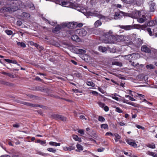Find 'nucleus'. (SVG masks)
I'll list each match as a JSON object with an SVG mask.
<instances>
[{
    "instance_id": "20",
    "label": "nucleus",
    "mask_w": 157,
    "mask_h": 157,
    "mask_svg": "<svg viewBox=\"0 0 157 157\" xmlns=\"http://www.w3.org/2000/svg\"><path fill=\"white\" fill-rule=\"evenodd\" d=\"M132 57L131 54L125 55L124 56V58L125 59L129 60L130 62H132V59L131 58Z\"/></svg>"
},
{
    "instance_id": "33",
    "label": "nucleus",
    "mask_w": 157,
    "mask_h": 157,
    "mask_svg": "<svg viewBox=\"0 0 157 157\" xmlns=\"http://www.w3.org/2000/svg\"><path fill=\"white\" fill-rule=\"evenodd\" d=\"M147 146L150 148L152 149H154L155 148V145L154 144H148L147 145Z\"/></svg>"
},
{
    "instance_id": "9",
    "label": "nucleus",
    "mask_w": 157,
    "mask_h": 157,
    "mask_svg": "<svg viewBox=\"0 0 157 157\" xmlns=\"http://www.w3.org/2000/svg\"><path fill=\"white\" fill-rule=\"evenodd\" d=\"M76 33H78L80 36H85L87 34L86 30L85 29H78L75 31Z\"/></svg>"
},
{
    "instance_id": "26",
    "label": "nucleus",
    "mask_w": 157,
    "mask_h": 157,
    "mask_svg": "<svg viewBox=\"0 0 157 157\" xmlns=\"http://www.w3.org/2000/svg\"><path fill=\"white\" fill-rule=\"evenodd\" d=\"M56 118L60 119L62 121H64L66 120V118L64 117H63L60 115H56Z\"/></svg>"
},
{
    "instance_id": "43",
    "label": "nucleus",
    "mask_w": 157,
    "mask_h": 157,
    "mask_svg": "<svg viewBox=\"0 0 157 157\" xmlns=\"http://www.w3.org/2000/svg\"><path fill=\"white\" fill-rule=\"evenodd\" d=\"M36 142L37 143H40L41 144H43L46 143L45 141H42L40 140H38L36 141Z\"/></svg>"
},
{
    "instance_id": "41",
    "label": "nucleus",
    "mask_w": 157,
    "mask_h": 157,
    "mask_svg": "<svg viewBox=\"0 0 157 157\" xmlns=\"http://www.w3.org/2000/svg\"><path fill=\"white\" fill-rule=\"evenodd\" d=\"M98 120L101 122H103L105 121V118L101 116H99L98 117Z\"/></svg>"
},
{
    "instance_id": "5",
    "label": "nucleus",
    "mask_w": 157,
    "mask_h": 157,
    "mask_svg": "<svg viewBox=\"0 0 157 157\" xmlns=\"http://www.w3.org/2000/svg\"><path fill=\"white\" fill-rule=\"evenodd\" d=\"M77 25L76 22H64L62 23V27L64 28L67 27L68 28L72 29L76 27Z\"/></svg>"
},
{
    "instance_id": "48",
    "label": "nucleus",
    "mask_w": 157,
    "mask_h": 157,
    "mask_svg": "<svg viewBox=\"0 0 157 157\" xmlns=\"http://www.w3.org/2000/svg\"><path fill=\"white\" fill-rule=\"evenodd\" d=\"M99 105L101 108H103L105 106V104L101 102H99L98 103Z\"/></svg>"
},
{
    "instance_id": "31",
    "label": "nucleus",
    "mask_w": 157,
    "mask_h": 157,
    "mask_svg": "<svg viewBox=\"0 0 157 157\" xmlns=\"http://www.w3.org/2000/svg\"><path fill=\"white\" fill-rule=\"evenodd\" d=\"M147 154L149 155H151L154 157H156V154L155 152L148 151L147 153Z\"/></svg>"
},
{
    "instance_id": "24",
    "label": "nucleus",
    "mask_w": 157,
    "mask_h": 157,
    "mask_svg": "<svg viewBox=\"0 0 157 157\" xmlns=\"http://www.w3.org/2000/svg\"><path fill=\"white\" fill-rule=\"evenodd\" d=\"M101 128L102 129H108L109 128V126L108 125L106 124H102L101 125Z\"/></svg>"
},
{
    "instance_id": "12",
    "label": "nucleus",
    "mask_w": 157,
    "mask_h": 157,
    "mask_svg": "<svg viewBox=\"0 0 157 157\" xmlns=\"http://www.w3.org/2000/svg\"><path fill=\"white\" fill-rule=\"evenodd\" d=\"M63 28L62 25V24L60 25H58L56 26L55 28L53 29L52 30L53 32L55 33H57L59 32V30Z\"/></svg>"
},
{
    "instance_id": "30",
    "label": "nucleus",
    "mask_w": 157,
    "mask_h": 157,
    "mask_svg": "<svg viewBox=\"0 0 157 157\" xmlns=\"http://www.w3.org/2000/svg\"><path fill=\"white\" fill-rule=\"evenodd\" d=\"M121 16L118 12L115 13L114 18L115 19H117L121 17Z\"/></svg>"
},
{
    "instance_id": "45",
    "label": "nucleus",
    "mask_w": 157,
    "mask_h": 157,
    "mask_svg": "<svg viewBox=\"0 0 157 157\" xmlns=\"http://www.w3.org/2000/svg\"><path fill=\"white\" fill-rule=\"evenodd\" d=\"M44 20L45 21H46L47 22H48L51 25H55V22L50 21L46 19H44Z\"/></svg>"
},
{
    "instance_id": "28",
    "label": "nucleus",
    "mask_w": 157,
    "mask_h": 157,
    "mask_svg": "<svg viewBox=\"0 0 157 157\" xmlns=\"http://www.w3.org/2000/svg\"><path fill=\"white\" fill-rule=\"evenodd\" d=\"M114 136L115 137V140L116 142H117L121 138V136L117 133H115Z\"/></svg>"
},
{
    "instance_id": "54",
    "label": "nucleus",
    "mask_w": 157,
    "mask_h": 157,
    "mask_svg": "<svg viewBox=\"0 0 157 157\" xmlns=\"http://www.w3.org/2000/svg\"><path fill=\"white\" fill-rule=\"evenodd\" d=\"M78 132H79V133L83 135L84 133V131L82 129H80L78 131Z\"/></svg>"
},
{
    "instance_id": "36",
    "label": "nucleus",
    "mask_w": 157,
    "mask_h": 157,
    "mask_svg": "<svg viewBox=\"0 0 157 157\" xmlns=\"http://www.w3.org/2000/svg\"><path fill=\"white\" fill-rule=\"evenodd\" d=\"M86 84L87 85L92 87H94L95 86L94 84L92 82H87Z\"/></svg>"
},
{
    "instance_id": "15",
    "label": "nucleus",
    "mask_w": 157,
    "mask_h": 157,
    "mask_svg": "<svg viewBox=\"0 0 157 157\" xmlns=\"http://www.w3.org/2000/svg\"><path fill=\"white\" fill-rule=\"evenodd\" d=\"M156 24V21L155 20H153L147 22L145 25L146 26H151L155 25Z\"/></svg>"
},
{
    "instance_id": "60",
    "label": "nucleus",
    "mask_w": 157,
    "mask_h": 157,
    "mask_svg": "<svg viewBox=\"0 0 157 157\" xmlns=\"http://www.w3.org/2000/svg\"><path fill=\"white\" fill-rule=\"evenodd\" d=\"M157 33V28L156 27L155 28L153 29V35H154L155 33Z\"/></svg>"
},
{
    "instance_id": "63",
    "label": "nucleus",
    "mask_w": 157,
    "mask_h": 157,
    "mask_svg": "<svg viewBox=\"0 0 157 157\" xmlns=\"http://www.w3.org/2000/svg\"><path fill=\"white\" fill-rule=\"evenodd\" d=\"M0 157H11L9 155H1Z\"/></svg>"
},
{
    "instance_id": "52",
    "label": "nucleus",
    "mask_w": 157,
    "mask_h": 157,
    "mask_svg": "<svg viewBox=\"0 0 157 157\" xmlns=\"http://www.w3.org/2000/svg\"><path fill=\"white\" fill-rule=\"evenodd\" d=\"M117 123L121 126H124L125 125V123L123 122H117Z\"/></svg>"
},
{
    "instance_id": "16",
    "label": "nucleus",
    "mask_w": 157,
    "mask_h": 157,
    "mask_svg": "<svg viewBox=\"0 0 157 157\" xmlns=\"http://www.w3.org/2000/svg\"><path fill=\"white\" fill-rule=\"evenodd\" d=\"M109 96L112 98L113 99L117 101H119V98L118 97H121L119 95H118L116 93L112 94H111Z\"/></svg>"
},
{
    "instance_id": "25",
    "label": "nucleus",
    "mask_w": 157,
    "mask_h": 157,
    "mask_svg": "<svg viewBox=\"0 0 157 157\" xmlns=\"http://www.w3.org/2000/svg\"><path fill=\"white\" fill-rule=\"evenodd\" d=\"M27 6L31 10H33L35 9L34 5L31 2L29 3L28 5Z\"/></svg>"
},
{
    "instance_id": "13",
    "label": "nucleus",
    "mask_w": 157,
    "mask_h": 157,
    "mask_svg": "<svg viewBox=\"0 0 157 157\" xmlns=\"http://www.w3.org/2000/svg\"><path fill=\"white\" fill-rule=\"evenodd\" d=\"M141 50L142 51L145 53H150L151 52V50L146 45H143L141 48Z\"/></svg>"
},
{
    "instance_id": "42",
    "label": "nucleus",
    "mask_w": 157,
    "mask_h": 157,
    "mask_svg": "<svg viewBox=\"0 0 157 157\" xmlns=\"http://www.w3.org/2000/svg\"><path fill=\"white\" fill-rule=\"evenodd\" d=\"M146 29L150 36L153 35L152 32L151 31V29L147 28Z\"/></svg>"
},
{
    "instance_id": "1",
    "label": "nucleus",
    "mask_w": 157,
    "mask_h": 157,
    "mask_svg": "<svg viewBox=\"0 0 157 157\" xmlns=\"http://www.w3.org/2000/svg\"><path fill=\"white\" fill-rule=\"evenodd\" d=\"M25 6L24 3L19 0H8L7 4L0 10L2 13L8 12L11 13L21 8H25Z\"/></svg>"
},
{
    "instance_id": "40",
    "label": "nucleus",
    "mask_w": 157,
    "mask_h": 157,
    "mask_svg": "<svg viewBox=\"0 0 157 157\" xmlns=\"http://www.w3.org/2000/svg\"><path fill=\"white\" fill-rule=\"evenodd\" d=\"M22 15L25 17L27 18L30 17V14L26 12H23L22 13Z\"/></svg>"
},
{
    "instance_id": "17",
    "label": "nucleus",
    "mask_w": 157,
    "mask_h": 157,
    "mask_svg": "<svg viewBox=\"0 0 157 157\" xmlns=\"http://www.w3.org/2000/svg\"><path fill=\"white\" fill-rule=\"evenodd\" d=\"M131 56H132V57L131 58L132 59V60L138 59L140 57L139 54L136 53L131 54Z\"/></svg>"
},
{
    "instance_id": "14",
    "label": "nucleus",
    "mask_w": 157,
    "mask_h": 157,
    "mask_svg": "<svg viewBox=\"0 0 157 157\" xmlns=\"http://www.w3.org/2000/svg\"><path fill=\"white\" fill-rule=\"evenodd\" d=\"M150 5V11L151 12H153L155 10V3L153 2H151L149 3Z\"/></svg>"
},
{
    "instance_id": "2",
    "label": "nucleus",
    "mask_w": 157,
    "mask_h": 157,
    "mask_svg": "<svg viewBox=\"0 0 157 157\" xmlns=\"http://www.w3.org/2000/svg\"><path fill=\"white\" fill-rule=\"evenodd\" d=\"M112 32L110 30L108 32H106L105 34V39L104 40V42L105 43L114 44L116 43L117 40L118 38L122 39L124 38L123 36H115L112 35Z\"/></svg>"
},
{
    "instance_id": "47",
    "label": "nucleus",
    "mask_w": 157,
    "mask_h": 157,
    "mask_svg": "<svg viewBox=\"0 0 157 157\" xmlns=\"http://www.w3.org/2000/svg\"><path fill=\"white\" fill-rule=\"evenodd\" d=\"M105 135L106 136H114V135L110 132H108L106 133Z\"/></svg>"
},
{
    "instance_id": "22",
    "label": "nucleus",
    "mask_w": 157,
    "mask_h": 157,
    "mask_svg": "<svg viewBox=\"0 0 157 157\" xmlns=\"http://www.w3.org/2000/svg\"><path fill=\"white\" fill-rule=\"evenodd\" d=\"M101 22L100 20H98L95 22L94 25L95 27H98L101 25Z\"/></svg>"
},
{
    "instance_id": "46",
    "label": "nucleus",
    "mask_w": 157,
    "mask_h": 157,
    "mask_svg": "<svg viewBox=\"0 0 157 157\" xmlns=\"http://www.w3.org/2000/svg\"><path fill=\"white\" fill-rule=\"evenodd\" d=\"M98 90L102 94H104L105 93V91L101 88L98 87Z\"/></svg>"
},
{
    "instance_id": "19",
    "label": "nucleus",
    "mask_w": 157,
    "mask_h": 157,
    "mask_svg": "<svg viewBox=\"0 0 157 157\" xmlns=\"http://www.w3.org/2000/svg\"><path fill=\"white\" fill-rule=\"evenodd\" d=\"M5 61L8 63L17 64L18 65H19V64H17V62L15 60H10L8 59H5Z\"/></svg>"
},
{
    "instance_id": "59",
    "label": "nucleus",
    "mask_w": 157,
    "mask_h": 157,
    "mask_svg": "<svg viewBox=\"0 0 157 157\" xmlns=\"http://www.w3.org/2000/svg\"><path fill=\"white\" fill-rule=\"evenodd\" d=\"M114 6L117 8H121V5L119 4H115Z\"/></svg>"
},
{
    "instance_id": "3",
    "label": "nucleus",
    "mask_w": 157,
    "mask_h": 157,
    "mask_svg": "<svg viewBox=\"0 0 157 157\" xmlns=\"http://www.w3.org/2000/svg\"><path fill=\"white\" fill-rule=\"evenodd\" d=\"M101 12L95 11L94 12H83L86 16H96L100 19H101L106 21H108L107 17H105L101 14Z\"/></svg>"
},
{
    "instance_id": "50",
    "label": "nucleus",
    "mask_w": 157,
    "mask_h": 157,
    "mask_svg": "<svg viewBox=\"0 0 157 157\" xmlns=\"http://www.w3.org/2000/svg\"><path fill=\"white\" fill-rule=\"evenodd\" d=\"M136 126L137 128L139 129H141L143 130H144V127L141 126L140 125H136Z\"/></svg>"
},
{
    "instance_id": "34",
    "label": "nucleus",
    "mask_w": 157,
    "mask_h": 157,
    "mask_svg": "<svg viewBox=\"0 0 157 157\" xmlns=\"http://www.w3.org/2000/svg\"><path fill=\"white\" fill-rule=\"evenodd\" d=\"M73 138L75 140L77 141H80L81 139L79 138L77 135H74L73 136Z\"/></svg>"
},
{
    "instance_id": "35",
    "label": "nucleus",
    "mask_w": 157,
    "mask_h": 157,
    "mask_svg": "<svg viewBox=\"0 0 157 157\" xmlns=\"http://www.w3.org/2000/svg\"><path fill=\"white\" fill-rule=\"evenodd\" d=\"M2 74L3 75H7L9 77H10L11 78H14V76L11 74H10L9 73L5 72H2Z\"/></svg>"
},
{
    "instance_id": "11",
    "label": "nucleus",
    "mask_w": 157,
    "mask_h": 157,
    "mask_svg": "<svg viewBox=\"0 0 157 157\" xmlns=\"http://www.w3.org/2000/svg\"><path fill=\"white\" fill-rule=\"evenodd\" d=\"M146 20V17L144 15V13L139 16L137 18V21L138 22L142 23L144 22Z\"/></svg>"
},
{
    "instance_id": "23",
    "label": "nucleus",
    "mask_w": 157,
    "mask_h": 157,
    "mask_svg": "<svg viewBox=\"0 0 157 157\" xmlns=\"http://www.w3.org/2000/svg\"><path fill=\"white\" fill-rule=\"evenodd\" d=\"M76 147L77 149L76 150V151L78 152H80L81 151H82L83 149L82 146L80 144H77L76 145Z\"/></svg>"
},
{
    "instance_id": "39",
    "label": "nucleus",
    "mask_w": 157,
    "mask_h": 157,
    "mask_svg": "<svg viewBox=\"0 0 157 157\" xmlns=\"http://www.w3.org/2000/svg\"><path fill=\"white\" fill-rule=\"evenodd\" d=\"M146 67L147 69H153L154 68V66L152 64L147 65L146 66Z\"/></svg>"
},
{
    "instance_id": "4",
    "label": "nucleus",
    "mask_w": 157,
    "mask_h": 157,
    "mask_svg": "<svg viewBox=\"0 0 157 157\" xmlns=\"http://www.w3.org/2000/svg\"><path fill=\"white\" fill-rule=\"evenodd\" d=\"M56 3L63 6L71 8H74V5L72 3L64 0H58Z\"/></svg>"
},
{
    "instance_id": "10",
    "label": "nucleus",
    "mask_w": 157,
    "mask_h": 157,
    "mask_svg": "<svg viewBox=\"0 0 157 157\" xmlns=\"http://www.w3.org/2000/svg\"><path fill=\"white\" fill-rule=\"evenodd\" d=\"M139 25V24H134L132 25L123 26L122 28L126 30H129L137 28Z\"/></svg>"
},
{
    "instance_id": "62",
    "label": "nucleus",
    "mask_w": 157,
    "mask_h": 157,
    "mask_svg": "<svg viewBox=\"0 0 157 157\" xmlns=\"http://www.w3.org/2000/svg\"><path fill=\"white\" fill-rule=\"evenodd\" d=\"M24 104L29 106H33V104H31L29 103H24Z\"/></svg>"
},
{
    "instance_id": "61",
    "label": "nucleus",
    "mask_w": 157,
    "mask_h": 157,
    "mask_svg": "<svg viewBox=\"0 0 157 157\" xmlns=\"http://www.w3.org/2000/svg\"><path fill=\"white\" fill-rule=\"evenodd\" d=\"M13 127L15 128H18L19 127V125L18 124H13Z\"/></svg>"
},
{
    "instance_id": "57",
    "label": "nucleus",
    "mask_w": 157,
    "mask_h": 157,
    "mask_svg": "<svg viewBox=\"0 0 157 157\" xmlns=\"http://www.w3.org/2000/svg\"><path fill=\"white\" fill-rule=\"evenodd\" d=\"M17 24L18 26H21L22 24V22L21 21H17Z\"/></svg>"
},
{
    "instance_id": "53",
    "label": "nucleus",
    "mask_w": 157,
    "mask_h": 157,
    "mask_svg": "<svg viewBox=\"0 0 157 157\" xmlns=\"http://www.w3.org/2000/svg\"><path fill=\"white\" fill-rule=\"evenodd\" d=\"M75 149V147L72 146H69V147H68V150L70 151L73 150Z\"/></svg>"
},
{
    "instance_id": "38",
    "label": "nucleus",
    "mask_w": 157,
    "mask_h": 157,
    "mask_svg": "<svg viewBox=\"0 0 157 157\" xmlns=\"http://www.w3.org/2000/svg\"><path fill=\"white\" fill-rule=\"evenodd\" d=\"M5 32L8 35H11L13 34V32L11 30L8 29L6 30Z\"/></svg>"
},
{
    "instance_id": "21",
    "label": "nucleus",
    "mask_w": 157,
    "mask_h": 157,
    "mask_svg": "<svg viewBox=\"0 0 157 157\" xmlns=\"http://www.w3.org/2000/svg\"><path fill=\"white\" fill-rule=\"evenodd\" d=\"M49 144L51 146L56 147L57 146H60L61 144L60 143H57L55 142L50 141L49 142Z\"/></svg>"
},
{
    "instance_id": "29",
    "label": "nucleus",
    "mask_w": 157,
    "mask_h": 157,
    "mask_svg": "<svg viewBox=\"0 0 157 157\" xmlns=\"http://www.w3.org/2000/svg\"><path fill=\"white\" fill-rule=\"evenodd\" d=\"M113 108L116 109V111L118 113H122L123 111L121 110V109L118 107H116V106H114Z\"/></svg>"
},
{
    "instance_id": "55",
    "label": "nucleus",
    "mask_w": 157,
    "mask_h": 157,
    "mask_svg": "<svg viewBox=\"0 0 157 157\" xmlns=\"http://www.w3.org/2000/svg\"><path fill=\"white\" fill-rule=\"evenodd\" d=\"M104 150V148L101 147V148H98L97 151L99 152H102Z\"/></svg>"
},
{
    "instance_id": "6",
    "label": "nucleus",
    "mask_w": 157,
    "mask_h": 157,
    "mask_svg": "<svg viewBox=\"0 0 157 157\" xmlns=\"http://www.w3.org/2000/svg\"><path fill=\"white\" fill-rule=\"evenodd\" d=\"M75 33H76L75 31L72 30H70L67 32V34H69L70 35H72L71 38L72 40L76 42H80L81 40L78 38V36L76 35H74V34Z\"/></svg>"
},
{
    "instance_id": "32",
    "label": "nucleus",
    "mask_w": 157,
    "mask_h": 157,
    "mask_svg": "<svg viewBox=\"0 0 157 157\" xmlns=\"http://www.w3.org/2000/svg\"><path fill=\"white\" fill-rule=\"evenodd\" d=\"M47 150L49 152L53 153H55L56 151V150L53 148H48Z\"/></svg>"
},
{
    "instance_id": "37",
    "label": "nucleus",
    "mask_w": 157,
    "mask_h": 157,
    "mask_svg": "<svg viewBox=\"0 0 157 157\" xmlns=\"http://www.w3.org/2000/svg\"><path fill=\"white\" fill-rule=\"evenodd\" d=\"M129 145L134 147H137V144L133 140H132V141H131Z\"/></svg>"
},
{
    "instance_id": "58",
    "label": "nucleus",
    "mask_w": 157,
    "mask_h": 157,
    "mask_svg": "<svg viewBox=\"0 0 157 157\" xmlns=\"http://www.w3.org/2000/svg\"><path fill=\"white\" fill-rule=\"evenodd\" d=\"M104 109L106 112L108 111L109 110V107L107 106H105L104 107Z\"/></svg>"
},
{
    "instance_id": "64",
    "label": "nucleus",
    "mask_w": 157,
    "mask_h": 157,
    "mask_svg": "<svg viewBox=\"0 0 157 157\" xmlns=\"http://www.w3.org/2000/svg\"><path fill=\"white\" fill-rule=\"evenodd\" d=\"M129 99L132 101H135V99L133 98L131 96L129 97Z\"/></svg>"
},
{
    "instance_id": "27",
    "label": "nucleus",
    "mask_w": 157,
    "mask_h": 157,
    "mask_svg": "<svg viewBox=\"0 0 157 157\" xmlns=\"http://www.w3.org/2000/svg\"><path fill=\"white\" fill-rule=\"evenodd\" d=\"M17 45L18 46L24 48L26 47V45L23 42H17Z\"/></svg>"
},
{
    "instance_id": "56",
    "label": "nucleus",
    "mask_w": 157,
    "mask_h": 157,
    "mask_svg": "<svg viewBox=\"0 0 157 157\" xmlns=\"http://www.w3.org/2000/svg\"><path fill=\"white\" fill-rule=\"evenodd\" d=\"M76 23L77 24V25L76 26V27L78 26L79 27H81L83 26V25L82 23H80L78 24L77 22H76Z\"/></svg>"
},
{
    "instance_id": "7",
    "label": "nucleus",
    "mask_w": 157,
    "mask_h": 157,
    "mask_svg": "<svg viewBox=\"0 0 157 157\" xmlns=\"http://www.w3.org/2000/svg\"><path fill=\"white\" fill-rule=\"evenodd\" d=\"M144 11L143 10H141L139 11L137 10H135L133 12L132 16L131 17L134 18H138L140 15H142L144 13Z\"/></svg>"
},
{
    "instance_id": "8",
    "label": "nucleus",
    "mask_w": 157,
    "mask_h": 157,
    "mask_svg": "<svg viewBox=\"0 0 157 157\" xmlns=\"http://www.w3.org/2000/svg\"><path fill=\"white\" fill-rule=\"evenodd\" d=\"M72 51L74 53L79 54H84L86 52V51L85 50L78 49L75 47H73L72 48Z\"/></svg>"
},
{
    "instance_id": "51",
    "label": "nucleus",
    "mask_w": 157,
    "mask_h": 157,
    "mask_svg": "<svg viewBox=\"0 0 157 157\" xmlns=\"http://www.w3.org/2000/svg\"><path fill=\"white\" fill-rule=\"evenodd\" d=\"M109 49L110 52L112 53H115L116 52V50L115 48H109Z\"/></svg>"
},
{
    "instance_id": "49",
    "label": "nucleus",
    "mask_w": 157,
    "mask_h": 157,
    "mask_svg": "<svg viewBox=\"0 0 157 157\" xmlns=\"http://www.w3.org/2000/svg\"><path fill=\"white\" fill-rule=\"evenodd\" d=\"M126 142L129 145L130 144L131 141H132V140L130 139H128L126 140Z\"/></svg>"
},
{
    "instance_id": "18",
    "label": "nucleus",
    "mask_w": 157,
    "mask_h": 157,
    "mask_svg": "<svg viewBox=\"0 0 157 157\" xmlns=\"http://www.w3.org/2000/svg\"><path fill=\"white\" fill-rule=\"evenodd\" d=\"M98 50L103 53L105 52L107 50L106 47L101 46H99L98 47Z\"/></svg>"
},
{
    "instance_id": "44",
    "label": "nucleus",
    "mask_w": 157,
    "mask_h": 157,
    "mask_svg": "<svg viewBox=\"0 0 157 157\" xmlns=\"http://www.w3.org/2000/svg\"><path fill=\"white\" fill-rule=\"evenodd\" d=\"M38 154L44 156H47L49 155L48 154L44 153L40 151L38 152Z\"/></svg>"
}]
</instances>
